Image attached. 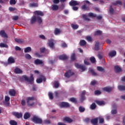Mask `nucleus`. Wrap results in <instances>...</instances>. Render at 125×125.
Returning <instances> with one entry per match:
<instances>
[{
  "label": "nucleus",
  "mask_w": 125,
  "mask_h": 125,
  "mask_svg": "<svg viewBox=\"0 0 125 125\" xmlns=\"http://www.w3.org/2000/svg\"><path fill=\"white\" fill-rule=\"evenodd\" d=\"M96 104L99 105L100 106H101V105H104V104H105L104 101H96Z\"/></svg>",
  "instance_id": "f704fd0d"
},
{
  "label": "nucleus",
  "mask_w": 125,
  "mask_h": 125,
  "mask_svg": "<svg viewBox=\"0 0 125 125\" xmlns=\"http://www.w3.org/2000/svg\"><path fill=\"white\" fill-rule=\"evenodd\" d=\"M63 122H67V123H72V122H73V120L68 117L63 118Z\"/></svg>",
  "instance_id": "bb28decb"
},
{
  "label": "nucleus",
  "mask_w": 125,
  "mask_h": 125,
  "mask_svg": "<svg viewBox=\"0 0 125 125\" xmlns=\"http://www.w3.org/2000/svg\"><path fill=\"white\" fill-rule=\"evenodd\" d=\"M48 96L51 100H52V99H53V94L51 92H50L48 93Z\"/></svg>",
  "instance_id": "6e6d98bb"
},
{
  "label": "nucleus",
  "mask_w": 125,
  "mask_h": 125,
  "mask_svg": "<svg viewBox=\"0 0 125 125\" xmlns=\"http://www.w3.org/2000/svg\"><path fill=\"white\" fill-rule=\"evenodd\" d=\"M102 34V31L100 30H97L95 32V36H100V35H101Z\"/></svg>",
  "instance_id": "de8ad7c7"
},
{
  "label": "nucleus",
  "mask_w": 125,
  "mask_h": 125,
  "mask_svg": "<svg viewBox=\"0 0 125 125\" xmlns=\"http://www.w3.org/2000/svg\"><path fill=\"white\" fill-rule=\"evenodd\" d=\"M9 93L11 96H15V94H16V92L13 89L10 90Z\"/></svg>",
  "instance_id": "2f4dec72"
},
{
  "label": "nucleus",
  "mask_w": 125,
  "mask_h": 125,
  "mask_svg": "<svg viewBox=\"0 0 125 125\" xmlns=\"http://www.w3.org/2000/svg\"><path fill=\"white\" fill-rule=\"evenodd\" d=\"M10 4H16V1L15 0H10Z\"/></svg>",
  "instance_id": "e2e57ef3"
},
{
  "label": "nucleus",
  "mask_w": 125,
  "mask_h": 125,
  "mask_svg": "<svg viewBox=\"0 0 125 125\" xmlns=\"http://www.w3.org/2000/svg\"><path fill=\"white\" fill-rule=\"evenodd\" d=\"M8 64H13L15 63V60L13 57H9L7 60Z\"/></svg>",
  "instance_id": "f8f14e48"
},
{
  "label": "nucleus",
  "mask_w": 125,
  "mask_h": 125,
  "mask_svg": "<svg viewBox=\"0 0 125 125\" xmlns=\"http://www.w3.org/2000/svg\"><path fill=\"white\" fill-rule=\"evenodd\" d=\"M103 90L104 91H106V92H110V91H112L113 90V88L112 87H104L103 88Z\"/></svg>",
  "instance_id": "a211bd4d"
},
{
  "label": "nucleus",
  "mask_w": 125,
  "mask_h": 125,
  "mask_svg": "<svg viewBox=\"0 0 125 125\" xmlns=\"http://www.w3.org/2000/svg\"><path fill=\"white\" fill-rule=\"evenodd\" d=\"M72 9H73V10H74V11H77V10H78V9H79V7L75 6H73L72 7Z\"/></svg>",
  "instance_id": "338daca9"
},
{
  "label": "nucleus",
  "mask_w": 125,
  "mask_h": 125,
  "mask_svg": "<svg viewBox=\"0 0 125 125\" xmlns=\"http://www.w3.org/2000/svg\"><path fill=\"white\" fill-rule=\"evenodd\" d=\"M59 59L60 60H67L68 59V56L66 55L62 54L59 56Z\"/></svg>",
  "instance_id": "aec40b11"
},
{
  "label": "nucleus",
  "mask_w": 125,
  "mask_h": 125,
  "mask_svg": "<svg viewBox=\"0 0 125 125\" xmlns=\"http://www.w3.org/2000/svg\"><path fill=\"white\" fill-rule=\"evenodd\" d=\"M75 66L76 67V68H77V69H80V70H82V72H83L86 70V67L83 64H79L78 63H75Z\"/></svg>",
  "instance_id": "39448f33"
},
{
  "label": "nucleus",
  "mask_w": 125,
  "mask_h": 125,
  "mask_svg": "<svg viewBox=\"0 0 125 125\" xmlns=\"http://www.w3.org/2000/svg\"><path fill=\"white\" fill-rule=\"evenodd\" d=\"M14 73H15V74H22L23 71L18 67H16L14 69Z\"/></svg>",
  "instance_id": "5701e85b"
},
{
  "label": "nucleus",
  "mask_w": 125,
  "mask_h": 125,
  "mask_svg": "<svg viewBox=\"0 0 125 125\" xmlns=\"http://www.w3.org/2000/svg\"><path fill=\"white\" fill-rule=\"evenodd\" d=\"M32 51V48L31 47H27L24 49V53H27L28 52H31Z\"/></svg>",
  "instance_id": "7c9ffc66"
},
{
  "label": "nucleus",
  "mask_w": 125,
  "mask_h": 125,
  "mask_svg": "<svg viewBox=\"0 0 125 125\" xmlns=\"http://www.w3.org/2000/svg\"><path fill=\"white\" fill-rule=\"evenodd\" d=\"M82 9H83L84 11L90 10V8L89 7V6L87 5L86 4H85L84 5H83L81 7Z\"/></svg>",
  "instance_id": "dca6fc26"
},
{
  "label": "nucleus",
  "mask_w": 125,
  "mask_h": 125,
  "mask_svg": "<svg viewBox=\"0 0 125 125\" xmlns=\"http://www.w3.org/2000/svg\"><path fill=\"white\" fill-rule=\"evenodd\" d=\"M94 94H95V95H100V94H101V91H100L98 90H97L95 91Z\"/></svg>",
  "instance_id": "13d9d810"
},
{
  "label": "nucleus",
  "mask_w": 125,
  "mask_h": 125,
  "mask_svg": "<svg viewBox=\"0 0 125 125\" xmlns=\"http://www.w3.org/2000/svg\"><path fill=\"white\" fill-rule=\"evenodd\" d=\"M9 124L10 125H17V122L14 120H11L9 122Z\"/></svg>",
  "instance_id": "8fccbe9b"
},
{
  "label": "nucleus",
  "mask_w": 125,
  "mask_h": 125,
  "mask_svg": "<svg viewBox=\"0 0 125 125\" xmlns=\"http://www.w3.org/2000/svg\"><path fill=\"white\" fill-rule=\"evenodd\" d=\"M23 78L24 80L26 81V82H27V83H32L34 82V80L33 74L31 75L29 78L26 76H23Z\"/></svg>",
  "instance_id": "20e7f679"
},
{
  "label": "nucleus",
  "mask_w": 125,
  "mask_h": 125,
  "mask_svg": "<svg viewBox=\"0 0 125 125\" xmlns=\"http://www.w3.org/2000/svg\"><path fill=\"white\" fill-rule=\"evenodd\" d=\"M12 114L14 116H15L17 119H20L23 117V114H22V113L13 112Z\"/></svg>",
  "instance_id": "9b49d317"
},
{
  "label": "nucleus",
  "mask_w": 125,
  "mask_h": 125,
  "mask_svg": "<svg viewBox=\"0 0 125 125\" xmlns=\"http://www.w3.org/2000/svg\"><path fill=\"white\" fill-rule=\"evenodd\" d=\"M60 33H61L60 29H58V28H56L54 30L55 35H58L59 34H60Z\"/></svg>",
  "instance_id": "79ce46f5"
},
{
  "label": "nucleus",
  "mask_w": 125,
  "mask_h": 125,
  "mask_svg": "<svg viewBox=\"0 0 125 125\" xmlns=\"http://www.w3.org/2000/svg\"><path fill=\"white\" fill-rule=\"evenodd\" d=\"M90 71L92 76H97V73H96L95 72V71H94V70L93 69H92V68H91L90 69Z\"/></svg>",
  "instance_id": "603ef678"
},
{
  "label": "nucleus",
  "mask_w": 125,
  "mask_h": 125,
  "mask_svg": "<svg viewBox=\"0 0 125 125\" xmlns=\"http://www.w3.org/2000/svg\"><path fill=\"white\" fill-rule=\"evenodd\" d=\"M32 121L35 124H41L42 123V120L41 118H40V117L36 116H33V117L32 118Z\"/></svg>",
  "instance_id": "7ed1b4c3"
},
{
  "label": "nucleus",
  "mask_w": 125,
  "mask_h": 125,
  "mask_svg": "<svg viewBox=\"0 0 125 125\" xmlns=\"http://www.w3.org/2000/svg\"><path fill=\"white\" fill-rule=\"evenodd\" d=\"M69 100L71 102H72V103H77L78 102V101H77V99L74 97L70 98Z\"/></svg>",
  "instance_id": "4c0bfd02"
},
{
  "label": "nucleus",
  "mask_w": 125,
  "mask_h": 125,
  "mask_svg": "<svg viewBox=\"0 0 125 125\" xmlns=\"http://www.w3.org/2000/svg\"><path fill=\"white\" fill-rule=\"evenodd\" d=\"M113 108H115V109H112L111 110V114L112 115H115L117 114V113H118V111L117 110V105L116 104H113Z\"/></svg>",
  "instance_id": "4be33fe9"
},
{
  "label": "nucleus",
  "mask_w": 125,
  "mask_h": 125,
  "mask_svg": "<svg viewBox=\"0 0 125 125\" xmlns=\"http://www.w3.org/2000/svg\"><path fill=\"white\" fill-rule=\"evenodd\" d=\"M83 18L85 20V21H90V19L86 16V15L85 14H83L82 15Z\"/></svg>",
  "instance_id": "a18cd8bd"
},
{
  "label": "nucleus",
  "mask_w": 125,
  "mask_h": 125,
  "mask_svg": "<svg viewBox=\"0 0 125 125\" xmlns=\"http://www.w3.org/2000/svg\"><path fill=\"white\" fill-rule=\"evenodd\" d=\"M39 78V79L36 80V83H42V81L43 82H45V81H46V78L42 75H41Z\"/></svg>",
  "instance_id": "423d86ee"
},
{
  "label": "nucleus",
  "mask_w": 125,
  "mask_h": 125,
  "mask_svg": "<svg viewBox=\"0 0 125 125\" xmlns=\"http://www.w3.org/2000/svg\"><path fill=\"white\" fill-rule=\"evenodd\" d=\"M58 8H59V7L57 5H53L52 7V9L53 10H58Z\"/></svg>",
  "instance_id": "09e8293b"
},
{
  "label": "nucleus",
  "mask_w": 125,
  "mask_h": 125,
  "mask_svg": "<svg viewBox=\"0 0 125 125\" xmlns=\"http://www.w3.org/2000/svg\"><path fill=\"white\" fill-rule=\"evenodd\" d=\"M97 69L98 71H99L100 72H102L103 73H104L105 72L104 68H103L101 66H97Z\"/></svg>",
  "instance_id": "ea45409f"
},
{
  "label": "nucleus",
  "mask_w": 125,
  "mask_h": 125,
  "mask_svg": "<svg viewBox=\"0 0 125 125\" xmlns=\"http://www.w3.org/2000/svg\"><path fill=\"white\" fill-rule=\"evenodd\" d=\"M112 4L116 6V5H118V4H119V5H122L123 4V3L121 1L117 0L116 1V2H113Z\"/></svg>",
  "instance_id": "c756f323"
},
{
  "label": "nucleus",
  "mask_w": 125,
  "mask_h": 125,
  "mask_svg": "<svg viewBox=\"0 0 125 125\" xmlns=\"http://www.w3.org/2000/svg\"><path fill=\"white\" fill-rule=\"evenodd\" d=\"M118 89L120 91H125V85H119L118 86Z\"/></svg>",
  "instance_id": "a878e982"
},
{
  "label": "nucleus",
  "mask_w": 125,
  "mask_h": 125,
  "mask_svg": "<svg viewBox=\"0 0 125 125\" xmlns=\"http://www.w3.org/2000/svg\"><path fill=\"white\" fill-rule=\"evenodd\" d=\"M91 123L93 125H97V124H98V118H94L91 120Z\"/></svg>",
  "instance_id": "412c9836"
},
{
  "label": "nucleus",
  "mask_w": 125,
  "mask_h": 125,
  "mask_svg": "<svg viewBox=\"0 0 125 125\" xmlns=\"http://www.w3.org/2000/svg\"><path fill=\"white\" fill-rule=\"evenodd\" d=\"M31 117V115L28 112H26L23 116L25 120H28Z\"/></svg>",
  "instance_id": "cd10ccee"
},
{
  "label": "nucleus",
  "mask_w": 125,
  "mask_h": 125,
  "mask_svg": "<svg viewBox=\"0 0 125 125\" xmlns=\"http://www.w3.org/2000/svg\"><path fill=\"white\" fill-rule=\"evenodd\" d=\"M117 55V52L116 51H112L108 53L109 57H114Z\"/></svg>",
  "instance_id": "b1692460"
},
{
  "label": "nucleus",
  "mask_w": 125,
  "mask_h": 125,
  "mask_svg": "<svg viewBox=\"0 0 125 125\" xmlns=\"http://www.w3.org/2000/svg\"><path fill=\"white\" fill-rule=\"evenodd\" d=\"M69 4L70 6H76V5H80V3L78 2L77 0H71L69 2Z\"/></svg>",
  "instance_id": "1a4fd4ad"
},
{
  "label": "nucleus",
  "mask_w": 125,
  "mask_h": 125,
  "mask_svg": "<svg viewBox=\"0 0 125 125\" xmlns=\"http://www.w3.org/2000/svg\"><path fill=\"white\" fill-rule=\"evenodd\" d=\"M15 42H18V43H24V39H19L16 38L15 39Z\"/></svg>",
  "instance_id": "c85d7f7f"
},
{
  "label": "nucleus",
  "mask_w": 125,
  "mask_h": 125,
  "mask_svg": "<svg viewBox=\"0 0 125 125\" xmlns=\"http://www.w3.org/2000/svg\"><path fill=\"white\" fill-rule=\"evenodd\" d=\"M90 108L91 110H94L96 108V104L95 103H93L90 106Z\"/></svg>",
  "instance_id": "a19ab883"
},
{
  "label": "nucleus",
  "mask_w": 125,
  "mask_h": 125,
  "mask_svg": "<svg viewBox=\"0 0 125 125\" xmlns=\"http://www.w3.org/2000/svg\"><path fill=\"white\" fill-rule=\"evenodd\" d=\"M34 63L35 65H41L42 64H43V62L39 59H37L34 61Z\"/></svg>",
  "instance_id": "6ab92c4d"
},
{
  "label": "nucleus",
  "mask_w": 125,
  "mask_h": 125,
  "mask_svg": "<svg viewBox=\"0 0 125 125\" xmlns=\"http://www.w3.org/2000/svg\"><path fill=\"white\" fill-rule=\"evenodd\" d=\"M45 51H48V50L46 49L45 47L40 48V52L41 53H43V52H45Z\"/></svg>",
  "instance_id": "49530a36"
},
{
  "label": "nucleus",
  "mask_w": 125,
  "mask_h": 125,
  "mask_svg": "<svg viewBox=\"0 0 125 125\" xmlns=\"http://www.w3.org/2000/svg\"><path fill=\"white\" fill-rule=\"evenodd\" d=\"M30 7H38L39 4L37 3H31L29 4Z\"/></svg>",
  "instance_id": "e433bc0d"
},
{
  "label": "nucleus",
  "mask_w": 125,
  "mask_h": 125,
  "mask_svg": "<svg viewBox=\"0 0 125 125\" xmlns=\"http://www.w3.org/2000/svg\"><path fill=\"white\" fill-rule=\"evenodd\" d=\"M61 106L64 108H69L70 107V104L69 103L62 102L61 104Z\"/></svg>",
  "instance_id": "4468645a"
},
{
  "label": "nucleus",
  "mask_w": 125,
  "mask_h": 125,
  "mask_svg": "<svg viewBox=\"0 0 125 125\" xmlns=\"http://www.w3.org/2000/svg\"><path fill=\"white\" fill-rule=\"evenodd\" d=\"M86 92L85 91H83L81 94V96L80 98V101L83 102V101H84L85 100V93Z\"/></svg>",
  "instance_id": "ddd939ff"
},
{
  "label": "nucleus",
  "mask_w": 125,
  "mask_h": 125,
  "mask_svg": "<svg viewBox=\"0 0 125 125\" xmlns=\"http://www.w3.org/2000/svg\"><path fill=\"white\" fill-rule=\"evenodd\" d=\"M86 39L87 40V42H92V38L90 36H87L86 37Z\"/></svg>",
  "instance_id": "052dcab7"
},
{
  "label": "nucleus",
  "mask_w": 125,
  "mask_h": 125,
  "mask_svg": "<svg viewBox=\"0 0 125 125\" xmlns=\"http://www.w3.org/2000/svg\"><path fill=\"white\" fill-rule=\"evenodd\" d=\"M15 49L17 51H20V50H21V48H20V47L18 46H16L15 47Z\"/></svg>",
  "instance_id": "774afa93"
},
{
  "label": "nucleus",
  "mask_w": 125,
  "mask_h": 125,
  "mask_svg": "<svg viewBox=\"0 0 125 125\" xmlns=\"http://www.w3.org/2000/svg\"><path fill=\"white\" fill-rule=\"evenodd\" d=\"M71 26L73 30H77V29L79 28V25L78 24H74L72 23Z\"/></svg>",
  "instance_id": "58836bf2"
},
{
  "label": "nucleus",
  "mask_w": 125,
  "mask_h": 125,
  "mask_svg": "<svg viewBox=\"0 0 125 125\" xmlns=\"http://www.w3.org/2000/svg\"><path fill=\"white\" fill-rule=\"evenodd\" d=\"M0 36L1 38H4V39H7L8 38L7 34L4 30L0 31Z\"/></svg>",
  "instance_id": "9d476101"
},
{
  "label": "nucleus",
  "mask_w": 125,
  "mask_h": 125,
  "mask_svg": "<svg viewBox=\"0 0 125 125\" xmlns=\"http://www.w3.org/2000/svg\"><path fill=\"white\" fill-rule=\"evenodd\" d=\"M25 57L26 59H28V60H30V59H32V56L30 55L29 54H26L25 55Z\"/></svg>",
  "instance_id": "3c124183"
},
{
  "label": "nucleus",
  "mask_w": 125,
  "mask_h": 125,
  "mask_svg": "<svg viewBox=\"0 0 125 125\" xmlns=\"http://www.w3.org/2000/svg\"><path fill=\"white\" fill-rule=\"evenodd\" d=\"M90 62L92 63V64H94V63H96V60L94 57H91L89 59Z\"/></svg>",
  "instance_id": "c9c22d12"
},
{
  "label": "nucleus",
  "mask_w": 125,
  "mask_h": 125,
  "mask_svg": "<svg viewBox=\"0 0 125 125\" xmlns=\"http://www.w3.org/2000/svg\"><path fill=\"white\" fill-rule=\"evenodd\" d=\"M9 10L10 11H14V10H16V8H13L12 7H10L9 8Z\"/></svg>",
  "instance_id": "69168bd1"
},
{
  "label": "nucleus",
  "mask_w": 125,
  "mask_h": 125,
  "mask_svg": "<svg viewBox=\"0 0 125 125\" xmlns=\"http://www.w3.org/2000/svg\"><path fill=\"white\" fill-rule=\"evenodd\" d=\"M0 47H5V48H8V45L3 43H0Z\"/></svg>",
  "instance_id": "c03bdc74"
},
{
  "label": "nucleus",
  "mask_w": 125,
  "mask_h": 125,
  "mask_svg": "<svg viewBox=\"0 0 125 125\" xmlns=\"http://www.w3.org/2000/svg\"><path fill=\"white\" fill-rule=\"evenodd\" d=\"M37 21L38 22L39 24H41V23H42V17L40 16H33L30 20V24H34L36 23Z\"/></svg>",
  "instance_id": "f257e3e1"
},
{
  "label": "nucleus",
  "mask_w": 125,
  "mask_h": 125,
  "mask_svg": "<svg viewBox=\"0 0 125 125\" xmlns=\"http://www.w3.org/2000/svg\"><path fill=\"white\" fill-rule=\"evenodd\" d=\"M109 13H110V14H113L114 13V9L113 8L112 6H110Z\"/></svg>",
  "instance_id": "4d7b16f0"
},
{
  "label": "nucleus",
  "mask_w": 125,
  "mask_h": 125,
  "mask_svg": "<svg viewBox=\"0 0 125 125\" xmlns=\"http://www.w3.org/2000/svg\"><path fill=\"white\" fill-rule=\"evenodd\" d=\"M35 100V97H29L26 98V103L29 107H32L35 105V103L33 102Z\"/></svg>",
  "instance_id": "f03ea898"
},
{
  "label": "nucleus",
  "mask_w": 125,
  "mask_h": 125,
  "mask_svg": "<svg viewBox=\"0 0 125 125\" xmlns=\"http://www.w3.org/2000/svg\"><path fill=\"white\" fill-rule=\"evenodd\" d=\"M54 86L55 88H58L59 87V83L58 82H56L54 83Z\"/></svg>",
  "instance_id": "680f3d73"
},
{
  "label": "nucleus",
  "mask_w": 125,
  "mask_h": 125,
  "mask_svg": "<svg viewBox=\"0 0 125 125\" xmlns=\"http://www.w3.org/2000/svg\"><path fill=\"white\" fill-rule=\"evenodd\" d=\"M85 44H86V42H85V41L83 40L80 41V45L81 46H84Z\"/></svg>",
  "instance_id": "72a5a7b5"
},
{
  "label": "nucleus",
  "mask_w": 125,
  "mask_h": 125,
  "mask_svg": "<svg viewBox=\"0 0 125 125\" xmlns=\"http://www.w3.org/2000/svg\"><path fill=\"white\" fill-rule=\"evenodd\" d=\"M71 61H75V60H76V55L75 54H73L71 55Z\"/></svg>",
  "instance_id": "864d4df0"
},
{
  "label": "nucleus",
  "mask_w": 125,
  "mask_h": 125,
  "mask_svg": "<svg viewBox=\"0 0 125 125\" xmlns=\"http://www.w3.org/2000/svg\"><path fill=\"white\" fill-rule=\"evenodd\" d=\"M96 83H97V82H96V81H93L91 82L90 84L91 85H95Z\"/></svg>",
  "instance_id": "0e129e2a"
},
{
  "label": "nucleus",
  "mask_w": 125,
  "mask_h": 125,
  "mask_svg": "<svg viewBox=\"0 0 125 125\" xmlns=\"http://www.w3.org/2000/svg\"><path fill=\"white\" fill-rule=\"evenodd\" d=\"M34 14L35 15H37V16H43L44 15L43 12L41 11H35L34 12Z\"/></svg>",
  "instance_id": "f3484780"
},
{
  "label": "nucleus",
  "mask_w": 125,
  "mask_h": 125,
  "mask_svg": "<svg viewBox=\"0 0 125 125\" xmlns=\"http://www.w3.org/2000/svg\"><path fill=\"white\" fill-rule=\"evenodd\" d=\"M88 16L89 17H96V14H94L93 13H89Z\"/></svg>",
  "instance_id": "5fc2aeb1"
},
{
  "label": "nucleus",
  "mask_w": 125,
  "mask_h": 125,
  "mask_svg": "<svg viewBox=\"0 0 125 125\" xmlns=\"http://www.w3.org/2000/svg\"><path fill=\"white\" fill-rule=\"evenodd\" d=\"M99 42H97L95 44V50L98 51L99 49Z\"/></svg>",
  "instance_id": "37998d69"
},
{
  "label": "nucleus",
  "mask_w": 125,
  "mask_h": 125,
  "mask_svg": "<svg viewBox=\"0 0 125 125\" xmlns=\"http://www.w3.org/2000/svg\"><path fill=\"white\" fill-rule=\"evenodd\" d=\"M114 69L116 73H120V72H122V68L119 66V65H116L114 66Z\"/></svg>",
  "instance_id": "393cba45"
},
{
  "label": "nucleus",
  "mask_w": 125,
  "mask_h": 125,
  "mask_svg": "<svg viewBox=\"0 0 125 125\" xmlns=\"http://www.w3.org/2000/svg\"><path fill=\"white\" fill-rule=\"evenodd\" d=\"M10 100V98L7 96H6L5 97V102H4V105H5L6 106H9V103H8V101Z\"/></svg>",
  "instance_id": "2eb2a0df"
},
{
  "label": "nucleus",
  "mask_w": 125,
  "mask_h": 125,
  "mask_svg": "<svg viewBox=\"0 0 125 125\" xmlns=\"http://www.w3.org/2000/svg\"><path fill=\"white\" fill-rule=\"evenodd\" d=\"M48 46L51 49H54V40L53 39H50L48 40Z\"/></svg>",
  "instance_id": "6e6552de"
},
{
  "label": "nucleus",
  "mask_w": 125,
  "mask_h": 125,
  "mask_svg": "<svg viewBox=\"0 0 125 125\" xmlns=\"http://www.w3.org/2000/svg\"><path fill=\"white\" fill-rule=\"evenodd\" d=\"M75 73L74 72H72L71 70H69L66 71V72L64 74V77L65 78H67L69 79L70 77H72V76H74Z\"/></svg>",
  "instance_id": "0eeeda50"
},
{
  "label": "nucleus",
  "mask_w": 125,
  "mask_h": 125,
  "mask_svg": "<svg viewBox=\"0 0 125 125\" xmlns=\"http://www.w3.org/2000/svg\"><path fill=\"white\" fill-rule=\"evenodd\" d=\"M79 111L80 113H83L85 111V108L82 106H79Z\"/></svg>",
  "instance_id": "473e14b6"
},
{
  "label": "nucleus",
  "mask_w": 125,
  "mask_h": 125,
  "mask_svg": "<svg viewBox=\"0 0 125 125\" xmlns=\"http://www.w3.org/2000/svg\"><path fill=\"white\" fill-rule=\"evenodd\" d=\"M18 19H19V16H14L12 18V20L14 21H17V20H18Z\"/></svg>",
  "instance_id": "bf43d9fd"
}]
</instances>
